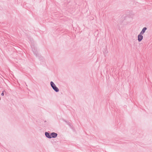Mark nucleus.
Segmentation results:
<instances>
[{
	"instance_id": "nucleus-6",
	"label": "nucleus",
	"mask_w": 152,
	"mask_h": 152,
	"mask_svg": "<svg viewBox=\"0 0 152 152\" xmlns=\"http://www.w3.org/2000/svg\"><path fill=\"white\" fill-rule=\"evenodd\" d=\"M1 95L2 96H3L4 95V92L3 91V92L1 94Z\"/></svg>"
},
{
	"instance_id": "nucleus-3",
	"label": "nucleus",
	"mask_w": 152,
	"mask_h": 152,
	"mask_svg": "<svg viewBox=\"0 0 152 152\" xmlns=\"http://www.w3.org/2000/svg\"><path fill=\"white\" fill-rule=\"evenodd\" d=\"M57 134L56 133L53 132L51 134V137H56L57 136Z\"/></svg>"
},
{
	"instance_id": "nucleus-2",
	"label": "nucleus",
	"mask_w": 152,
	"mask_h": 152,
	"mask_svg": "<svg viewBox=\"0 0 152 152\" xmlns=\"http://www.w3.org/2000/svg\"><path fill=\"white\" fill-rule=\"evenodd\" d=\"M143 37L141 34H139L138 36V40L139 42L141 41L143 39Z\"/></svg>"
},
{
	"instance_id": "nucleus-4",
	"label": "nucleus",
	"mask_w": 152,
	"mask_h": 152,
	"mask_svg": "<svg viewBox=\"0 0 152 152\" xmlns=\"http://www.w3.org/2000/svg\"><path fill=\"white\" fill-rule=\"evenodd\" d=\"M146 29H147V28H146V27H144V28H143V29H142V31H141V33H140V34H144V33L145 32V30H146Z\"/></svg>"
},
{
	"instance_id": "nucleus-1",
	"label": "nucleus",
	"mask_w": 152,
	"mask_h": 152,
	"mask_svg": "<svg viewBox=\"0 0 152 152\" xmlns=\"http://www.w3.org/2000/svg\"><path fill=\"white\" fill-rule=\"evenodd\" d=\"M50 84L53 89L55 91H56V92H58L59 91L58 89L56 86L55 84L53 83V82H50Z\"/></svg>"
},
{
	"instance_id": "nucleus-5",
	"label": "nucleus",
	"mask_w": 152,
	"mask_h": 152,
	"mask_svg": "<svg viewBox=\"0 0 152 152\" xmlns=\"http://www.w3.org/2000/svg\"><path fill=\"white\" fill-rule=\"evenodd\" d=\"M46 136L49 138H51V134H50L49 133L46 132L45 133Z\"/></svg>"
}]
</instances>
